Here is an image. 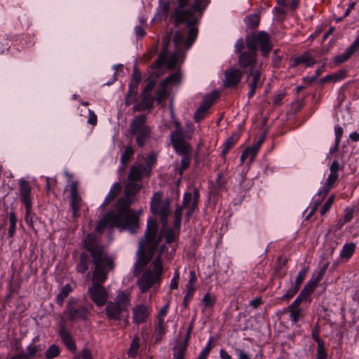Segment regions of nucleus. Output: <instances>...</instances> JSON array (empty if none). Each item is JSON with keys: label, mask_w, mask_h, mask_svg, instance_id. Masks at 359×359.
Segmentation results:
<instances>
[{"label": "nucleus", "mask_w": 359, "mask_h": 359, "mask_svg": "<svg viewBox=\"0 0 359 359\" xmlns=\"http://www.w3.org/2000/svg\"><path fill=\"white\" fill-rule=\"evenodd\" d=\"M176 1L177 6L174 10L172 18L174 19L176 25L182 23L187 24L189 29L188 36L184 41V34L181 31L176 32L174 34L173 41L177 50L170 53L168 51V46L170 43L171 34H166L163 39V46L161 52L155 63L152 65L153 68H157L163 65H166L169 69H172L176 66L180 57L182 46H184L186 50H188L195 41L198 34V28L196 25L210 2V0Z\"/></svg>", "instance_id": "obj_1"}, {"label": "nucleus", "mask_w": 359, "mask_h": 359, "mask_svg": "<svg viewBox=\"0 0 359 359\" xmlns=\"http://www.w3.org/2000/svg\"><path fill=\"white\" fill-rule=\"evenodd\" d=\"M158 229L157 221L150 218L147 222L144 237L139 241L135 275H137L140 270L149 263L155 252L158 251V253L151 262L150 268L146 269L137 280V285L143 293L148 291L154 284L160 283L161 281L163 267L161 257L165 250L166 246L165 244H161L163 236L162 232L157 234Z\"/></svg>", "instance_id": "obj_2"}, {"label": "nucleus", "mask_w": 359, "mask_h": 359, "mask_svg": "<svg viewBox=\"0 0 359 359\" xmlns=\"http://www.w3.org/2000/svg\"><path fill=\"white\" fill-rule=\"evenodd\" d=\"M141 189L140 184L129 181L124 189V195L118 199L114 209L99 221L95 228L96 231L102 232L106 226H109L136 233L139 229V216L130 206L134 202V197Z\"/></svg>", "instance_id": "obj_3"}, {"label": "nucleus", "mask_w": 359, "mask_h": 359, "mask_svg": "<svg viewBox=\"0 0 359 359\" xmlns=\"http://www.w3.org/2000/svg\"><path fill=\"white\" fill-rule=\"evenodd\" d=\"M84 247L90 253L95 269L93 273V284L103 283L107 279V273L115 267L114 257L109 256L104 245L100 244L94 234L88 233L84 239Z\"/></svg>", "instance_id": "obj_4"}, {"label": "nucleus", "mask_w": 359, "mask_h": 359, "mask_svg": "<svg viewBox=\"0 0 359 359\" xmlns=\"http://www.w3.org/2000/svg\"><path fill=\"white\" fill-rule=\"evenodd\" d=\"M175 123V130H172L170 133V142L176 153L182 156L180 166L178 168V172L182 175L184 170L189 167L191 163L192 147L186 140L187 139L189 140L191 135L186 134L180 123L176 121Z\"/></svg>", "instance_id": "obj_5"}, {"label": "nucleus", "mask_w": 359, "mask_h": 359, "mask_svg": "<svg viewBox=\"0 0 359 359\" xmlns=\"http://www.w3.org/2000/svg\"><path fill=\"white\" fill-rule=\"evenodd\" d=\"M198 198L199 191L196 188L193 189V191H187L184 193L182 205L181 206H177L175 210L173 221V226L175 229H177V230L180 229L183 208L187 210L186 221H189L190 217L198 208Z\"/></svg>", "instance_id": "obj_6"}, {"label": "nucleus", "mask_w": 359, "mask_h": 359, "mask_svg": "<svg viewBox=\"0 0 359 359\" xmlns=\"http://www.w3.org/2000/svg\"><path fill=\"white\" fill-rule=\"evenodd\" d=\"M105 313L111 320H121L130 306V294L127 291H118L114 301L107 302Z\"/></svg>", "instance_id": "obj_7"}, {"label": "nucleus", "mask_w": 359, "mask_h": 359, "mask_svg": "<svg viewBox=\"0 0 359 359\" xmlns=\"http://www.w3.org/2000/svg\"><path fill=\"white\" fill-rule=\"evenodd\" d=\"M248 49L254 50L257 53L259 49L262 55L266 57L272 49V43L270 35L264 32H252L245 37Z\"/></svg>", "instance_id": "obj_8"}, {"label": "nucleus", "mask_w": 359, "mask_h": 359, "mask_svg": "<svg viewBox=\"0 0 359 359\" xmlns=\"http://www.w3.org/2000/svg\"><path fill=\"white\" fill-rule=\"evenodd\" d=\"M161 191L154 192L150 202V210L153 215L160 217L163 228H165L170 214V200H163Z\"/></svg>", "instance_id": "obj_9"}, {"label": "nucleus", "mask_w": 359, "mask_h": 359, "mask_svg": "<svg viewBox=\"0 0 359 359\" xmlns=\"http://www.w3.org/2000/svg\"><path fill=\"white\" fill-rule=\"evenodd\" d=\"M147 116L145 115L135 116L130 123L129 133L135 135L136 142L140 147H143L150 138L151 130L146 124Z\"/></svg>", "instance_id": "obj_10"}, {"label": "nucleus", "mask_w": 359, "mask_h": 359, "mask_svg": "<svg viewBox=\"0 0 359 359\" xmlns=\"http://www.w3.org/2000/svg\"><path fill=\"white\" fill-rule=\"evenodd\" d=\"M265 80V76L259 68H252L249 69L247 75V81L250 90L248 93V99H251L255 94L256 90L262 87Z\"/></svg>", "instance_id": "obj_11"}, {"label": "nucleus", "mask_w": 359, "mask_h": 359, "mask_svg": "<svg viewBox=\"0 0 359 359\" xmlns=\"http://www.w3.org/2000/svg\"><path fill=\"white\" fill-rule=\"evenodd\" d=\"M88 294L91 301L99 307L106 305L109 294L103 285L92 284L88 289Z\"/></svg>", "instance_id": "obj_12"}, {"label": "nucleus", "mask_w": 359, "mask_h": 359, "mask_svg": "<svg viewBox=\"0 0 359 359\" xmlns=\"http://www.w3.org/2000/svg\"><path fill=\"white\" fill-rule=\"evenodd\" d=\"M69 302L65 311L67 318L72 322L79 320H86L90 316V312L87 307L84 306H74Z\"/></svg>", "instance_id": "obj_13"}, {"label": "nucleus", "mask_w": 359, "mask_h": 359, "mask_svg": "<svg viewBox=\"0 0 359 359\" xmlns=\"http://www.w3.org/2000/svg\"><path fill=\"white\" fill-rule=\"evenodd\" d=\"M70 190V208L72 211V217L77 218L79 216V210L82 205V198L79 194L78 182H72L69 185Z\"/></svg>", "instance_id": "obj_14"}, {"label": "nucleus", "mask_w": 359, "mask_h": 359, "mask_svg": "<svg viewBox=\"0 0 359 359\" xmlns=\"http://www.w3.org/2000/svg\"><path fill=\"white\" fill-rule=\"evenodd\" d=\"M243 74V72L241 69L231 67L224 72V86L226 88L237 86L241 80Z\"/></svg>", "instance_id": "obj_15"}, {"label": "nucleus", "mask_w": 359, "mask_h": 359, "mask_svg": "<svg viewBox=\"0 0 359 359\" xmlns=\"http://www.w3.org/2000/svg\"><path fill=\"white\" fill-rule=\"evenodd\" d=\"M238 62L240 67L244 69L256 68L257 53L254 50L249 49L248 51L241 53L238 56Z\"/></svg>", "instance_id": "obj_16"}, {"label": "nucleus", "mask_w": 359, "mask_h": 359, "mask_svg": "<svg viewBox=\"0 0 359 359\" xmlns=\"http://www.w3.org/2000/svg\"><path fill=\"white\" fill-rule=\"evenodd\" d=\"M32 188L28 181L25 179H21L19 182V195L21 198V202L25 204V209L29 210L32 205Z\"/></svg>", "instance_id": "obj_17"}, {"label": "nucleus", "mask_w": 359, "mask_h": 359, "mask_svg": "<svg viewBox=\"0 0 359 359\" xmlns=\"http://www.w3.org/2000/svg\"><path fill=\"white\" fill-rule=\"evenodd\" d=\"M151 313V308L140 304L133 309V319L135 323L141 324L147 320Z\"/></svg>", "instance_id": "obj_18"}, {"label": "nucleus", "mask_w": 359, "mask_h": 359, "mask_svg": "<svg viewBox=\"0 0 359 359\" xmlns=\"http://www.w3.org/2000/svg\"><path fill=\"white\" fill-rule=\"evenodd\" d=\"M359 50V35L357 36L353 43L346 50L344 53L341 55H337L334 62L337 65H340L348 60L351 56L357 50Z\"/></svg>", "instance_id": "obj_19"}, {"label": "nucleus", "mask_w": 359, "mask_h": 359, "mask_svg": "<svg viewBox=\"0 0 359 359\" xmlns=\"http://www.w3.org/2000/svg\"><path fill=\"white\" fill-rule=\"evenodd\" d=\"M145 175L149 176L150 175L149 172H147L144 165L138 163L131 166L128 174V180L137 182L140 181L142 177Z\"/></svg>", "instance_id": "obj_20"}, {"label": "nucleus", "mask_w": 359, "mask_h": 359, "mask_svg": "<svg viewBox=\"0 0 359 359\" xmlns=\"http://www.w3.org/2000/svg\"><path fill=\"white\" fill-rule=\"evenodd\" d=\"M59 334L66 347L71 351H75L76 344L73 341L72 335L70 334L69 332L66 329L65 325H62L60 326Z\"/></svg>", "instance_id": "obj_21"}, {"label": "nucleus", "mask_w": 359, "mask_h": 359, "mask_svg": "<svg viewBox=\"0 0 359 359\" xmlns=\"http://www.w3.org/2000/svg\"><path fill=\"white\" fill-rule=\"evenodd\" d=\"M316 63L315 59L311 56V55L306 52L303 53L302 55L295 57L293 59V67L297 66L300 64H304L305 67H311Z\"/></svg>", "instance_id": "obj_22"}, {"label": "nucleus", "mask_w": 359, "mask_h": 359, "mask_svg": "<svg viewBox=\"0 0 359 359\" xmlns=\"http://www.w3.org/2000/svg\"><path fill=\"white\" fill-rule=\"evenodd\" d=\"M339 177L338 174H332L330 173L325 184L323 185V189L320 191L318 194V196H322V198H324L330 190L332 188L334 184L337 181Z\"/></svg>", "instance_id": "obj_23"}, {"label": "nucleus", "mask_w": 359, "mask_h": 359, "mask_svg": "<svg viewBox=\"0 0 359 359\" xmlns=\"http://www.w3.org/2000/svg\"><path fill=\"white\" fill-rule=\"evenodd\" d=\"M259 149V144H255L252 147H247L241 156V162L243 163L245 161L249 160L251 163L253 161L258 150Z\"/></svg>", "instance_id": "obj_24"}, {"label": "nucleus", "mask_w": 359, "mask_h": 359, "mask_svg": "<svg viewBox=\"0 0 359 359\" xmlns=\"http://www.w3.org/2000/svg\"><path fill=\"white\" fill-rule=\"evenodd\" d=\"M154 97L152 95H142V101L135 104L133 109L134 111H142L152 108Z\"/></svg>", "instance_id": "obj_25"}, {"label": "nucleus", "mask_w": 359, "mask_h": 359, "mask_svg": "<svg viewBox=\"0 0 359 359\" xmlns=\"http://www.w3.org/2000/svg\"><path fill=\"white\" fill-rule=\"evenodd\" d=\"M122 187L120 183L116 182L111 187L107 196H106L102 206H107L112 201H114L121 193Z\"/></svg>", "instance_id": "obj_26"}, {"label": "nucleus", "mask_w": 359, "mask_h": 359, "mask_svg": "<svg viewBox=\"0 0 359 359\" xmlns=\"http://www.w3.org/2000/svg\"><path fill=\"white\" fill-rule=\"evenodd\" d=\"M139 83L137 81H130L129 84V89L126 97V104L130 105L135 100V97L137 93Z\"/></svg>", "instance_id": "obj_27"}, {"label": "nucleus", "mask_w": 359, "mask_h": 359, "mask_svg": "<svg viewBox=\"0 0 359 359\" xmlns=\"http://www.w3.org/2000/svg\"><path fill=\"white\" fill-rule=\"evenodd\" d=\"M285 311L290 313V320L292 324H297L300 319L304 318L302 309L287 306L285 309Z\"/></svg>", "instance_id": "obj_28"}, {"label": "nucleus", "mask_w": 359, "mask_h": 359, "mask_svg": "<svg viewBox=\"0 0 359 359\" xmlns=\"http://www.w3.org/2000/svg\"><path fill=\"white\" fill-rule=\"evenodd\" d=\"M355 244L353 243H346L341 252H340V257L341 259H345L346 260H348L354 253L355 250Z\"/></svg>", "instance_id": "obj_29"}, {"label": "nucleus", "mask_w": 359, "mask_h": 359, "mask_svg": "<svg viewBox=\"0 0 359 359\" xmlns=\"http://www.w3.org/2000/svg\"><path fill=\"white\" fill-rule=\"evenodd\" d=\"M320 280V279H318V277H316L314 280H310L304 285L300 293H302L305 297H307L313 292L315 289L317 287Z\"/></svg>", "instance_id": "obj_30"}, {"label": "nucleus", "mask_w": 359, "mask_h": 359, "mask_svg": "<svg viewBox=\"0 0 359 359\" xmlns=\"http://www.w3.org/2000/svg\"><path fill=\"white\" fill-rule=\"evenodd\" d=\"M89 258L86 253L82 252L80 255L79 262L76 266V271L79 273H84L88 269Z\"/></svg>", "instance_id": "obj_31"}, {"label": "nucleus", "mask_w": 359, "mask_h": 359, "mask_svg": "<svg viewBox=\"0 0 359 359\" xmlns=\"http://www.w3.org/2000/svg\"><path fill=\"white\" fill-rule=\"evenodd\" d=\"M72 290V287L69 284H67L62 287L61 292L56 297V302L60 306L63 305L64 301Z\"/></svg>", "instance_id": "obj_32"}, {"label": "nucleus", "mask_w": 359, "mask_h": 359, "mask_svg": "<svg viewBox=\"0 0 359 359\" xmlns=\"http://www.w3.org/2000/svg\"><path fill=\"white\" fill-rule=\"evenodd\" d=\"M218 97L219 93L217 91L212 92L204 97L201 105L209 109Z\"/></svg>", "instance_id": "obj_33"}, {"label": "nucleus", "mask_w": 359, "mask_h": 359, "mask_svg": "<svg viewBox=\"0 0 359 359\" xmlns=\"http://www.w3.org/2000/svg\"><path fill=\"white\" fill-rule=\"evenodd\" d=\"M260 18L259 15H250L245 18V22L248 27L250 29H256L259 24Z\"/></svg>", "instance_id": "obj_34"}, {"label": "nucleus", "mask_w": 359, "mask_h": 359, "mask_svg": "<svg viewBox=\"0 0 359 359\" xmlns=\"http://www.w3.org/2000/svg\"><path fill=\"white\" fill-rule=\"evenodd\" d=\"M187 346L184 344L180 343L175 346L173 348V357L175 359H184Z\"/></svg>", "instance_id": "obj_35"}, {"label": "nucleus", "mask_w": 359, "mask_h": 359, "mask_svg": "<svg viewBox=\"0 0 359 359\" xmlns=\"http://www.w3.org/2000/svg\"><path fill=\"white\" fill-rule=\"evenodd\" d=\"M181 74L179 72L173 73L169 76L166 77L163 81H161V86H168V84L176 83L178 84L180 82Z\"/></svg>", "instance_id": "obj_36"}, {"label": "nucleus", "mask_w": 359, "mask_h": 359, "mask_svg": "<svg viewBox=\"0 0 359 359\" xmlns=\"http://www.w3.org/2000/svg\"><path fill=\"white\" fill-rule=\"evenodd\" d=\"M133 155L134 150L133 147L131 146H128L121 157V163L123 165V169H125L126 165L130 161Z\"/></svg>", "instance_id": "obj_37"}, {"label": "nucleus", "mask_w": 359, "mask_h": 359, "mask_svg": "<svg viewBox=\"0 0 359 359\" xmlns=\"http://www.w3.org/2000/svg\"><path fill=\"white\" fill-rule=\"evenodd\" d=\"M9 229L8 235L9 237H13L15 234V229H16V223H17V217L15 214V212H11L9 214Z\"/></svg>", "instance_id": "obj_38"}, {"label": "nucleus", "mask_w": 359, "mask_h": 359, "mask_svg": "<svg viewBox=\"0 0 359 359\" xmlns=\"http://www.w3.org/2000/svg\"><path fill=\"white\" fill-rule=\"evenodd\" d=\"M176 229L177 232H175L172 229H168L165 230L164 236L165 238V241H166L167 243L170 244L176 241L177 237L178 236V234H179L180 229L179 230H177V229Z\"/></svg>", "instance_id": "obj_39"}, {"label": "nucleus", "mask_w": 359, "mask_h": 359, "mask_svg": "<svg viewBox=\"0 0 359 359\" xmlns=\"http://www.w3.org/2000/svg\"><path fill=\"white\" fill-rule=\"evenodd\" d=\"M155 330L156 333V340L158 341L161 339L162 336L165 333V325H164V320H157L155 323Z\"/></svg>", "instance_id": "obj_40"}, {"label": "nucleus", "mask_w": 359, "mask_h": 359, "mask_svg": "<svg viewBox=\"0 0 359 359\" xmlns=\"http://www.w3.org/2000/svg\"><path fill=\"white\" fill-rule=\"evenodd\" d=\"M145 161L146 165H144V168L147 172H149L150 174L153 166L156 164V156L153 153L150 154L147 156Z\"/></svg>", "instance_id": "obj_41"}, {"label": "nucleus", "mask_w": 359, "mask_h": 359, "mask_svg": "<svg viewBox=\"0 0 359 359\" xmlns=\"http://www.w3.org/2000/svg\"><path fill=\"white\" fill-rule=\"evenodd\" d=\"M309 271V269L307 267L302 268L300 271L298 273L295 281H294V286L297 287V288H300L302 283H303L306 275Z\"/></svg>", "instance_id": "obj_42"}, {"label": "nucleus", "mask_w": 359, "mask_h": 359, "mask_svg": "<svg viewBox=\"0 0 359 359\" xmlns=\"http://www.w3.org/2000/svg\"><path fill=\"white\" fill-rule=\"evenodd\" d=\"M237 140L238 137L236 135L229 137L223 144L224 149L222 153L224 154H226L227 151L234 145Z\"/></svg>", "instance_id": "obj_43"}, {"label": "nucleus", "mask_w": 359, "mask_h": 359, "mask_svg": "<svg viewBox=\"0 0 359 359\" xmlns=\"http://www.w3.org/2000/svg\"><path fill=\"white\" fill-rule=\"evenodd\" d=\"M166 86H161V88L156 93V100L159 104H162L168 95Z\"/></svg>", "instance_id": "obj_44"}, {"label": "nucleus", "mask_w": 359, "mask_h": 359, "mask_svg": "<svg viewBox=\"0 0 359 359\" xmlns=\"http://www.w3.org/2000/svg\"><path fill=\"white\" fill-rule=\"evenodd\" d=\"M59 354V347L55 344H53L49 346V348L46 352L45 355L47 359H53V358L57 356Z\"/></svg>", "instance_id": "obj_45"}, {"label": "nucleus", "mask_w": 359, "mask_h": 359, "mask_svg": "<svg viewBox=\"0 0 359 359\" xmlns=\"http://www.w3.org/2000/svg\"><path fill=\"white\" fill-rule=\"evenodd\" d=\"M140 347L139 345V339L137 337H135L133 339L130 348L128 350V354L130 357H135L137 351Z\"/></svg>", "instance_id": "obj_46"}, {"label": "nucleus", "mask_w": 359, "mask_h": 359, "mask_svg": "<svg viewBox=\"0 0 359 359\" xmlns=\"http://www.w3.org/2000/svg\"><path fill=\"white\" fill-rule=\"evenodd\" d=\"M208 110V109L201 105L194 114V120L196 122H200L205 116Z\"/></svg>", "instance_id": "obj_47"}, {"label": "nucleus", "mask_w": 359, "mask_h": 359, "mask_svg": "<svg viewBox=\"0 0 359 359\" xmlns=\"http://www.w3.org/2000/svg\"><path fill=\"white\" fill-rule=\"evenodd\" d=\"M299 290V289L297 288V287L292 285L290 288L288 289L287 292L281 297L280 299L282 301H288L297 293Z\"/></svg>", "instance_id": "obj_48"}, {"label": "nucleus", "mask_w": 359, "mask_h": 359, "mask_svg": "<svg viewBox=\"0 0 359 359\" xmlns=\"http://www.w3.org/2000/svg\"><path fill=\"white\" fill-rule=\"evenodd\" d=\"M316 359H327V352L325 347V344L318 345Z\"/></svg>", "instance_id": "obj_49"}, {"label": "nucleus", "mask_w": 359, "mask_h": 359, "mask_svg": "<svg viewBox=\"0 0 359 359\" xmlns=\"http://www.w3.org/2000/svg\"><path fill=\"white\" fill-rule=\"evenodd\" d=\"M334 201V195L330 196L320 209V215H325L331 208Z\"/></svg>", "instance_id": "obj_50"}, {"label": "nucleus", "mask_w": 359, "mask_h": 359, "mask_svg": "<svg viewBox=\"0 0 359 359\" xmlns=\"http://www.w3.org/2000/svg\"><path fill=\"white\" fill-rule=\"evenodd\" d=\"M216 302V299L214 297H212L210 294H206L203 298V303L205 308L213 307Z\"/></svg>", "instance_id": "obj_51"}, {"label": "nucleus", "mask_w": 359, "mask_h": 359, "mask_svg": "<svg viewBox=\"0 0 359 359\" xmlns=\"http://www.w3.org/2000/svg\"><path fill=\"white\" fill-rule=\"evenodd\" d=\"M226 183V181L224 178V174L222 172H219L217 174V178H216V184L217 187L219 189H223L225 187V184Z\"/></svg>", "instance_id": "obj_52"}, {"label": "nucleus", "mask_w": 359, "mask_h": 359, "mask_svg": "<svg viewBox=\"0 0 359 359\" xmlns=\"http://www.w3.org/2000/svg\"><path fill=\"white\" fill-rule=\"evenodd\" d=\"M27 353L26 354L29 356V358L32 359V358H34L36 355V354L40 351V348L36 345L30 344L29 346H27Z\"/></svg>", "instance_id": "obj_53"}, {"label": "nucleus", "mask_w": 359, "mask_h": 359, "mask_svg": "<svg viewBox=\"0 0 359 359\" xmlns=\"http://www.w3.org/2000/svg\"><path fill=\"white\" fill-rule=\"evenodd\" d=\"M334 133H335V147L337 148L339 147V144L341 142V137L343 135L344 130L341 127L337 126L334 128Z\"/></svg>", "instance_id": "obj_54"}, {"label": "nucleus", "mask_w": 359, "mask_h": 359, "mask_svg": "<svg viewBox=\"0 0 359 359\" xmlns=\"http://www.w3.org/2000/svg\"><path fill=\"white\" fill-rule=\"evenodd\" d=\"M179 280H180V273H179V271L177 269H176L175 271L174 276L172 278L170 285L171 290L177 289Z\"/></svg>", "instance_id": "obj_55"}, {"label": "nucleus", "mask_w": 359, "mask_h": 359, "mask_svg": "<svg viewBox=\"0 0 359 359\" xmlns=\"http://www.w3.org/2000/svg\"><path fill=\"white\" fill-rule=\"evenodd\" d=\"M353 212H354L353 208H346L344 210V215L342 218L344 220V222H346V223L351 222V220L353 217Z\"/></svg>", "instance_id": "obj_56"}, {"label": "nucleus", "mask_w": 359, "mask_h": 359, "mask_svg": "<svg viewBox=\"0 0 359 359\" xmlns=\"http://www.w3.org/2000/svg\"><path fill=\"white\" fill-rule=\"evenodd\" d=\"M306 299V297H305L302 293H299L298 297L293 301V302L289 306L297 309H302L300 307V305Z\"/></svg>", "instance_id": "obj_57"}, {"label": "nucleus", "mask_w": 359, "mask_h": 359, "mask_svg": "<svg viewBox=\"0 0 359 359\" xmlns=\"http://www.w3.org/2000/svg\"><path fill=\"white\" fill-rule=\"evenodd\" d=\"M33 217L34 214L32 212V207L29 210L26 209L25 222L32 229H34Z\"/></svg>", "instance_id": "obj_58"}, {"label": "nucleus", "mask_w": 359, "mask_h": 359, "mask_svg": "<svg viewBox=\"0 0 359 359\" xmlns=\"http://www.w3.org/2000/svg\"><path fill=\"white\" fill-rule=\"evenodd\" d=\"M155 86V82L154 81H150L144 87L142 95H151V91Z\"/></svg>", "instance_id": "obj_59"}, {"label": "nucleus", "mask_w": 359, "mask_h": 359, "mask_svg": "<svg viewBox=\"0 0 359 359\" xmlns=\"http://www.w3.org/2000/svg\"><path fill=\"white\" fill-rule=\"evenodd\" d=\"M311 337L317 343L318 345L325 344L324 341L319 337V330L317 327L313 330Z\"/></svg>", "instance_id": "obj_60"}, {"label": "nucleus", "mask_w": 359, "mask_h": 359, "mask_svg": "<svg viewBox=\"0 0 359 359\" xmlns=\"http://www.w3.org/2000/svg\"><path fill=\"white\" fill-rule=\"evenodd\" d=\"M211 341H209L206 346L199 353L198 359H207V357L210 351Z\"/></svg>", "instance_id": "obj_61"}, {"label": "nucleus", "mask_w": 359, "mask_h": 359, "mask_svg": "<svg viewBox=\"0 0 359 359\" xmlns=\"http://www.w3.org/2000/svg\"><path fill=\"white\" fill-rule=\"evenodd\" d=\"M236 353L238 355V359H251L250 355L245 351L244 349L237 348Z\"/></svg>", "instance_id": "obj_62"}, {"label": "nucleus", "mask_w": 359, "mask_h": 359, "mask_svg": "<svg viewBox=\"0 0 359 359\" xmlns=\"http://www.w3.org/2000/svg\"><path fill=\"white\" fill-rule=\"evenodd\" d=\"M169 308V303H167L160 309L158 315L157 320H164V317L166 316Z\"/></svg>", "instance_id": "obj_63"}, {"label": "nucleus", "mask_w": 359, "mask_h": 359, "mask_svg": "<svg viewBox=\"0 0 359 359\" xmlns=\"http://www.w3.org/2000/svg\"><path fill=\"white\" fill-rule=\"evenodd\" d=\"M88 123L92 126H95L97 124V118L96 114L90 109L88 110Z\"/></svg>", "instance_id": "obj_64"}]
</instances>
